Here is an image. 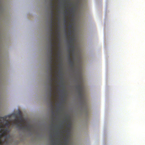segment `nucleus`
<instances>
[{"mask_svg":"<svg viewBox=\"0 0 145 145\" xmlns=\"http://www.w3.org/2000/svg\"><path fill=\"white\" fill-rule=\"evenodd\" d=\"M53 87L50 86V92L49 93V99L50 105V106L51 108V112L52 114V119L53 120L54 118L53 116L55 115V113L54 111V105L53 104V101H52V92L53 91Z\"/></svg>","mask_w":145,"mask_h":145,"instance_id":"1","label":"nucleus"},{"mask_svg":"<svg viewBox=\"0 0 145 145\" xmlns=\"http://www.w3.org/2000/svg\"><path fill=\"white\" fill-rule=\"evenodd\" d=\"M77 88L78 93V96L79 98L81 100H82L83 101L82 102V103H85V101L84 100V95L83 93V88L80 84L77 85L76 86Z\"/></svg>","mask_w":145,"mask_h":145,"instance_id":"2","label":"nucleus"},{"mask_svg":"<svg viewBox=\"0 0 145 145\" xmlns=\"http://www.w3.org/2000/svg\"><path fill=\"white\" fill-rule=\"evenodd\" d=\"M55 39L54 38H50V55H54V49H55L56 50V42L55 41L54 42H53V41Z\"/></svg>","mask_w":145,"mask_h":145,"instance_id":"3","label":"nucleus"},{"mask_svg":"<svg viewBox=\"0 0 145 145\" xmlns=\"http://www.w3.org/2000/svg\"><path fill=\"white\" fill-rule=\"evenodd\" d=\"M14 123L15 125L17 126L18 128L21 129H25L27 127H27V126H23L21 122L19 121L17 118H16L14 120Z\"/></svg>","mask_w":145,"mask_h":145,"instance_id":"4","label":"nucleus"},{"mask_svg":"<svg viewBox=\"0 0 145 145\" xmlns=\"http://www.w3.org/2000/svg\"><path fill=\"white\" fill-rule=\"evenodd\" d=\"M55 23V22L54 21L50 20V38H54V35L55 33L53 31V28L54 27L53 23Z\"/></svg>","mask_w":145,"mask_h":145,"instance_id":"5","label":"nucleus"},{"mask_svg":"<svg viewBox=\"0 0 145 145\" xmlns=\"http://www.w3.org/2000/svg\"><path fill=\"white\" fill-rule=\"evenodd\" d=\"M69 64L70 65L71 67L73 68L74 66V59H73V60H72V58L70 56H69Z\"/></svg>","mask_w":145,"mask_h":145,"instance_id":"6","label":"nucleus"},{"mask_svg":"<svg viewBox=\"0 0 145 145\" xmlns=\"http://www.w3.org/2000/svg\"><path fill=\"white\" fill-rule=\"evenodd\" d=\"M55 79L53 78H50L49 81H50V87H54V85L53 84V81L55 80Z\"/></svg>","mask_w":145,"mask_h":145,"instance_id":"7","label":"nucleus"},{"mask_svg":"<svg viewBox=\"0 0 145 145\" xmlns=\"http://www.w3.org/2000/svg\"><path fill=\"white\" fill-rule=\"evenodd\" d=\"M54 55H50L49 57V62L50 63H53V62L54 58L53 56Z\"/></svg>","mask_w":145,"mask_h":145,"instance_id":"8","label":"nucleus"},{"mask_svg":"<svg viewBox=\"0 0 145 145\" xmlns=\"http://www.w3.org/2000/svg\"><path fill=\"white\" fill-rule=\"evenodd\" d=\"M50 9H54L55 7V6L54 5L53 1H50Z\"/></svg>","mask_w":145,"mask_h":145,"instance_id":"9","label":"nucleus"},{"mask_svg":"<svg viewBox=\"0 0 145 145\" xmlns=\"http://www.w3.org/2000/svg\"><path fill=\"white\" fill-rule=\"evenodd\" d=\"M53 63H50L49 68H50V72H53Z\"/></svg>","mask_w":145,"mask_h":145,"instance_id":"10","label":"nucleus"},{"mask_svg":"<svg viewBox=\"0 0 145 145\" xmlns=\"http://www.w3.org/2000/svg\"><path fill=\"white\" fill-rule=\"evenodd\" d=\"M73 38L72 36H70V40L68 41L69 44L73 43Z\"/></svg>","mask_w":145,"mask_h":145,"instance_id":"11","label":"nucleus"},{"mask_svg":"<svg viewBox=\"0 0 145 145\" xmlns=\"http://www.w3.org/2000/svg\"><path fill=\"white\" fill-rule=\"evenodd\" d=\"M69 56H70V54H71V52H72V56H74V49H72L71 50H69Z\"/></svg>","mask_w":145,"mask_h":145,"instance_id":"12","label":"nucleus"},{"mask_svg":"<svg viewBox=\"0 0 145 145\" xmlns=\"http://www.w3.org/2000/svg\"><path fill=\"white\" fill-rule=\"evenodd\" d=\"M69 48H71L72 49H74V45L73 43L72 44H69Z\"/></svg>","mask_w":145,"mask_h":145,"instance_id":"13","label":"nucleus"},{"mask_svg":"<svg viewBox=\"0 0 145 145\" xmlns=\"http://www.w3.org/2000/svg\"><path fill=\"white\" fill-rule=\"evenodd\" d=\"M69 35L70 36H71V35L72 34V31L71 29H69Z\"/></svg>","mask_w":145,"mask_h":145,"instance_id":"14","label":"nucleus"},{"mask_svg":"<svg viewBox=\"0 0 145 145\" xmlns=\"http://www.w3.org/2000/svg\"><path fill=\"white\" fill-rule=\"evenodd\" d=\"M0 118L1 119H3L4 121H5L6 120V119L7 118V116H5L3 117H0Z\"/></svg>","mask_w":145,"mask_h":145,"instance_id":"15","label":"nucleus"},{"mask_svg":"<svg viewBox=\"0 0 145 145\" xmlns=\"http://www.w3.org/2000/svg\"><path fill=\"white\" fill-rule=\"evenodd\" d=\"M54 9H51L50 14L51 15H54Z\"/></svg>","mask_w":145,"mask_h":145,"instance_id":"16","label":"nucleus"},{"mask_svg":"<svg viewBox=\"0 0 145 145\" xmlns=\"http://www.w3.org/2000/svg\"><path fill=\"white\" fill-rule=\"evenodd\" d=\"M72 24H70L69 25L68 27L69 29H71V28L72 27Z\"/></svg>","mask_w":145,"mask_h":145,"instance_id":"17","label":"nucleus"},{"mask_svg":"<svg viewBox=\"0 0 145 145\" xmlns=\"http://www.w3.org/2000/svg\"><path fill=\"white\" fill-rule=\"evenodd\" d=\"M53 72H50V78H53Z\"/></svg>","mask_w":145,"mask_h":145,"instance_id":"18","label":"nucleus"},{"mask_svg":"<svg viewBox=\"0 0 145 145\" xmlns=\"http://www.w3.org/2000/svg\"><path fill=\"white\" fill-rule=\"evenodd\" d=\"M51 20L54 21V15H51Z\"/></svg>","mask_w":145,"mask_h":145,"instance_id":"19","label":"nucleus"},{"mask_svg":"<svg viewBox=\"0 0 145 145\" xmlns=\"http://www.w3.org/2000/svg\"><path fill=\"white\" fill-rule=\"evenodd\" d=\"M2 135H3L2 134H1L0 135V138H1L2 137Z\"/></svg>","mask_w":145,"mask_h":145,"instance_id":"20","label":"nucleus"},{"mask_svg":"<svg viewBox=\"0 0 145 145\" xmlns=\"http://www.w3.org/2000/svg\"><path fill=\"white\" fill-rule=\"evenodd\" d=\"M56 54L58 55H59V52H58L57 54Z\"/></svg>","mask_w":145,"mask_h":145,"instance_id":"21","label":"nucleus"},{"mask_svg":"<svg viewBox=\"0 0 145 145\" xmlns=\"http://www.w3.org/2000/svg\"><path fill=\"white\" fill-rule=\"evenodd\" d=\"M60 127L61 129H62L63 128V126L62 125H61V126H60Z\"/></svg>","mask_w":145,"mask_h":145,"instance_id":"22","label":"nucleus"},{"mask_svg":"<svg viewBox=\"0 0 145 145\" xmlns=\"http://www.w3.org/2000/svg\"><path fill=\"white\" fill-rule=\"evenodd\" d=\"M1 145V141L0 140V145Z\"/></svg>","mask_w":145,"mask_h":145,"instance_id":"23","label":"nucleus"},{"mask_svg":"<svg viewBox=\"0 0 145 145\" xmlns=\"http://www.w3.org/2000/svg\"><path fill=\"white\" fill-rule=\"evenodd\" d=\"M54 0H50V1H53Z\"/></svg>","mask_w":145,"mask_h":145,"instance_id":"24","label":"nucleus"},{"mask_svg":"<svg viewBox=\"0 0 145 145\" xmlns=\"http://www.w3.org/2000/svg\"><path fill=\"white\" fill-rule=\"evenodd\" d=\"M55 127H57V125H56V126H55Z\"/></svg>","mask_w":145,"mask_h":145,"instance_id":"25","label":"nucleus"},{"mask_svg":"<svg viewBox=\"0 0 145 145\" xmlns=\"http://www.w3.org/2000/svg\"><path fill=\"white\" fill-rule=\"evenodd\" d=\"M72 9H73V8H72V9L70 10H71V11H72Z\"/></svg>","mask_w":145,"mask_h":145,"instance_id":"26","label":"nucleus"},{"mask_svg":"<svg viewBox=\"0 0 145 145\" xmlns=\"http://www.w3.org/2000/svg\"><path fill=\"white\" fill-rule=\"evenodd\" d=\"M52 142H53V140H52Z\"/></svg>","mask_w":145,"mask_h":145,"instance_id":"27","label":"nucleus"},{"mask_svg":"<svg viewBox=\"0 0 145 145\" xmlns=\"http://www.w3.org/2000/svg\"><path fill=\"white\" fill-rule=\"evenodd\" d=\"M1 125H0V127H1Z\"/></svg>","mask_w":145,"mask_h":145,"instance_id":"28","label":"nucleus"},{"mask_svg":"<svg viewBox=\"0 0 145 145\" xmlns=\"http://www.w3.org/2000/svg\"><path fill=\"white\" fill-rule=\"evenodd\" d=\"M58 31V30H57V29L56 30V31Z\"/></svg>","mask_w":145,"mask_h":145,"instance_id":"29","label":"nucleus"},{"mask_svg":"<svg viewBox=\"0 0 145 145\" xmlns=\"http://www.w3.org/2000/svg\"><path fill=\"white\" fill-rule=\"evenodd\" d=\"M65 22H66L67 21H66V20H65Z\"/></svg>","mask_w":145,"mask_h":145,"instance_id":"30","label":"nucleus"},{"mask_svg":"<svg viewBox=\"0 0 145 145\" xmlns=\"http://www.w3.org/2000/svg\"><path fill=\"white\" fill-rule=\"evenodd\" d=\"M58 37H59V36H58Z\"/></svg>","mask_w":145,"mask_h":145,"instance_id":"31","label":"nucleus"},{"mask_svg":"<svg viewBox=\"0 0 145 145\" xmlns=\"http://www.w3.org/2000/svg\"><path fill=\"white\" fill-rule=\"evenodd\" d=\"M55 64H56V63H55Z\"/></svg>","mask_w":145,"mask_h":145,"instance_id":"32","label":"nucleus"}]
</instances>
